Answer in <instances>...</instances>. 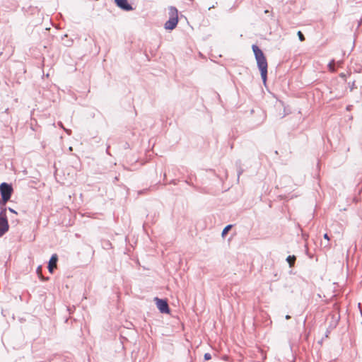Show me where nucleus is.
Instances as JSON below:
<instances>
[{"label":"nucleus","mask_w":362,"mask_h":362,"mask_svg":"<svg viewBox=\"0 0 362 362\" xmlns=\"http://www.w3.org/2000/svg\"><path fill=\"white\" fill-rule=\"evenodd\" d=\"M252 49L257 61V66L260 71L262 81L264 83H266L268 68L267 59L262 49L257 45H253Z\"/></svg>","instance_id":"1"},{"label":"nucleus","mask_w":362,"mask_h":362,"mask_svg":"<svg viewBox=\"0 0 362 362\" xmlns=\"http://www.w3.org/2000/svg\"><path fill=\"white\" fill-rule=\"evenodd\" d=\"M178 23V11L174 6L169 8V19L165 22L164 28L166 30H172L176 28Z\"/></svg>","instance_id":"2"},{"label":"nucleus","mask_w":362,"mask_h":362,"mask_svg":"<svg viewBox=\"0 0 362 362\" xmlns=\"http://www.w3.org/2000/svg\"><path fill=\"white\" fill-rule=\"evenodd\" d=\"M13 189L11 185L6 182H2L0 185V193L1 199L0 200V206H5L6 202L11 199Z\"/></svg>","instance_id":"3"},{"label":"nucleus","mask_w":362,"mask_h":362,"mask_svg":"<svg viewBox=\"0 0 362 362\" xmlns=\"http://www.w3.org/2000/svg\"><path fill=\"white\" fill-rule=\"evenodd\" d=\"M155 300H156V305L160 313L166 314L170 313V310L166 300L160 299L158 298H156Z\"/></svg>","instance_id":"4"},{"label":"nucleus","mask_w":362,"mask_h":362,"mask_svg":"<svg viewBox=\"0 0 362 362\" xmlns=\"http://www.w3.org/2000/svg\"><path fill=\"white\" fill-rule=\"evenodd\" d=\"M116 5L121 9L129 11L133 10V7L129 4L127 0H115Z\"/></svg>","instance_id":"5"},{"label":"nucleus","mask_w":362,"mask_h":362,"mask_svg":"<svg viewBox=\"0 0 362 362\" xmlns=\"http://www.w3.org/2000/svg\"><path fill=\"white\" fill-rule=\"evenodd\" d=\"M9 229L8 219H0V238L2 237Z\"/></svg>","instance_id":"6"},{"label":"nucleus","mask_w":362,"mask_h":362,"mask_svg":"<svg viewBox=\"0 0 362 362\" xmlns=\"http://www.w3.org/2000/svg\"><path fill=\"white\" fill-rule=\"evenodd\" d=\"M58 261V257L57 254H53L49 261L48 270L50 273H52L54 269L57 267V262Z\"/></svg>","instance_id":"7"},{"label":"nucleus","mask_w":362,"mask_h":362,"mask_svg":"<svg viewBox=\"0 0 362 362\" xmlns=\"http://www.w3.org/2000/svg\"><path fill=\"white\" fill-rule=\"evenodd\" d=\"M296 259V257L295 255H289L287 257L286 261L288 263L290 267H293L294 266Z\"/></svg>","instance_id":"8"},{"label":"nucleus","mask_w":362,"mask_h":362,"mask_svg":"<svg viewBox=\"0 0 362 362\" xmlns=\"http://www.w3.org/2000/svg\"><path fill=\"white\" fill-rule=\"evenodd\" d=\"M6 207L1 206V211H0V219H7L6 216Z\"/></svg>","instance_id":"9"},{"label":"nucleus","mask_w":362,"mask_h":362,"mask_svg":"<svg viewBox=\"0 0 362 362\" xmlns=\"http://www.w3.org/2000/svg\"><path fill=\"white\" fill-rule=\"evenodd\" d=\"M236 166H237L238 177H239L240 176V175H242L243 173L244 172V170L241 166L240 162H237Z\"/></svg>","instance_id":"10"},{"label":"nucleus","mask_w":362,"mask_h":362,"mask_svg":"<svg viewBox=\"0 0 362 362\" xmlns=\"http://www.w3.org/2000/svg\"><path fill=\"white\" fill-rule=\"evenodd\" d=\"M36 272L39 276V278L42 280V281H45V280H47L48 278H44L43 276L42 275V267L41 266H38L37 269H36Z\"/></svg>","instance_id":"11"},{"label":"nucleus","mask_w":362,"mask_h":362,"mask_svg":"<svg viewBox=\"0 0 362 362\" xmlns=\"http://www.w3.org/2000/svg\"><path fill=\"white\" fill-rule=\"evenodd\" d=\"M231 228H232V225H228V226H226L223 228V231H222V233H221L222 237H225V236H226V235L228 233V231L231 229Z\"/></svg>","instance_id":"12"},{"label":"nucleus","mask_w":362,"mask_h":362,"mask_svg":"<svg viewBox=\"0 0 362 362\" xmlns=\"http://www.w3.org/2000/svg\"><path fill=\"white\" fill-rule=\"evenodd\" d=\"M334 64H335V62L334 59H332L328 64V66H329V71H335V69H334Z\"/></svg>","instance_id":"13"},{"label":"nucleus","mask_w":362,"mask_h":362,"mask_svg":"<svg viewBox=\"0 0 362 362\" xmlns=\"http://www.w3.org/2000/svg\"><path fill=\"white\" fill-rule=\"evenodd\" d=\"M298 36L301 42H303L305 39L304 35L302 33L301 31L298 32Z\"/></svg>","instance_id":"14"},{"label":"nucleus","mask_w":362,"mask_h":362,"mask_svg":"<svg viewBox=\"0 0 362 362\" xmlns=\"http://www.w3.org/2000/svg\"><path fill=\"white\" fill-rule=\"evenodd\" d=\"M349 86L350 87L351 90H353L354 88H356V85H355V81H354L351 83L349 82Z\"/></svg>","instance_id":"15"},{"label":"nucleus","mask_w":362,"mask_h":362,"mask_svg":"<svg viewBox=\"0 0 362 362\" xmlns=\"http://www.w3.org/2000/svg\"><path fill=\"white\" fill-rule=\"evenodd\" d=\"M204 357L206 361H208L211 358V355L209 353H206Z\"/></svg>","instance_id":"16"},{"label":"nucleus","mask_w":362,"mask_h":362,"mask_svg":"<svg viewBox=\"0 0 362 362\" xmlns=\"http://www.w3.org/2000/svg\"><path fill=\"white\" fill-rule=\"evenodd\" d=\"M339 77L343 78L344 81H346V74H344V73H341L339 74Z\"/></svg>","instance_id":"17"},{"label":"nucleus","mask_w":362,"mask_h":362,"mask_svg":"<svg viewBox=\"0 0 362 362\" xmlns=\"http://www.w3.org/2000/svg\"><path fill=\"white\" fill-rule=\"evenodd\" d=\"M74 310H75L74 307H72V308L68 307L67 308V310L69 312V313H73Z\"/></svg>","instance_id":"18"},{"label":"nucleus","mask_w":362,"mask_h":362,"mask_svg":"<svg viewBox=\"0 0 362 362\" xmlns=\"http://www.w3.org/2000/svg\"><path fill=\"white\" fill-rule=\"evenodd\" d=\"M8 209V211H9L10 212L13 213V214H17V212H16L14 209H11V208H10V207H9Z\"/></svg>","instance_id":"19"},{"label":"nucleus","mask_w":362,"mask_h":362,"mask_svg":"<svg viewBox=\"0 0 362 362\" xmlns=\"http://www.w3.org/2000/svg\"><path fill=\"white\" fill-rule=\"evenodd\" d=\"M324 238H325V239H326V240H329V236L328 235V234H327V233H325V234L324 235Z\"/></svg>","instance_id":"20"},{"label":"nucleus","mask_w":362,"mask_h":362,"mask_svg":"<svg viewBox=\"0 0 362 362\" xmlns=\"http://www.w3.org/2000/svg\"><path fill=\"white\" fill-rule=\"evenodd\" d=\"M290 318H291V317H290L289 315H286V319L288 320V319H290Z\"/></svg>","instance_id":"21"},{"label":"nucleus","mask_w":362,"mask_h":362,"mask_svg":"<svg viewBox=\"0 0 362 362\" xmlns=\"http://www.w3.org/2000/svg\"><path fill=\"white\" fill-rule=\"evenodd\" d=\"M264 13H269V11H268V10H265V11H264Z\"/></svg>","instance_id":"22"},{"label":"nucleus","mask_w":362,"mask_h":362,"mask_svg":"<svg viewBox=\"0 0 362 362\" xmlns=\"http://www.w3.org/2000/svg\"><path fill=\"white\" fill-rule=\"evenodd\" d=\"M109 148H110V146H107V153H108V150H109Z\"/></svg>","instance_id":"23"},{"label":"nucleus","mask_w":362,"mask_h":362,"mask_svg":"<svg viewBox=\"0 0 362 362\" xmlns=\"http://www.w3.org/2000/svg\"><path fill=\"white\" fill-rule=\"evenodd\" d=\"M115 180H118L117 177H115Z\"/></svg>","instance_id":"24"}]
</instances>
